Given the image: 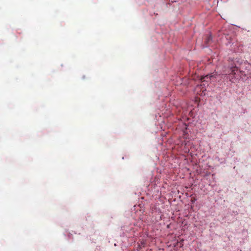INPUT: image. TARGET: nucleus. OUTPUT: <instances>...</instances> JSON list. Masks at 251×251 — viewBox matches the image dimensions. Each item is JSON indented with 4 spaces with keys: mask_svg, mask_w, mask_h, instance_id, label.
<instances>
[{
    "mask_svg": "<svg viewBox=\"0 0 251 251\" xmlns=\"http://www.w3.org/2000/svg\"><path fill=\"white\" fill-rule=\"evenodd\" d=\"M215 75H206L204 76H202L201 77V80L202 84L201 85V86L202 87V89L204 88V90H205V88L208 85V84L207 83H205L204 82H208L210 80H211L212 77H215Z\"/></svg>",
    "mask_w": 251,
    "mask_h": 251,
    "instance_id": "f257e3e1",
    "label": "nucleus"
},
{
    "mask_svg": "<svg viewBox=\"0 0 251 251\" xmlns=\"http://www.w3.org/2000/svg\"><path fill=\"white\" fill-rule=\"evenodd\" d=\"M231 72L228 74V78L232 82H234V79L235 78L237 73L238 72V69L236 66L231 67Z\"/></svg>",
    "mask_w": 251,
    "mask_h": 251,
    "instance_id": "f03ea898",
    "label": "nucleus"
},
{
    "mask_svg": "<svg viewBox=\"0 0 251 251\" xmlns=\"http://www.w3.org/2000/svg\"><path fill=\"white\" fill-rule=\"evenodd\" d=\"M212 38H211V37L210 36L209 37H208V39H207V42H209L210 40H211Z\"/></svg>",
    "mask_w": 251,
    "mask_h": 251,
    "instance_id": "7ed1b4c3",
    "label": "nucleus"
}]
</instances>
